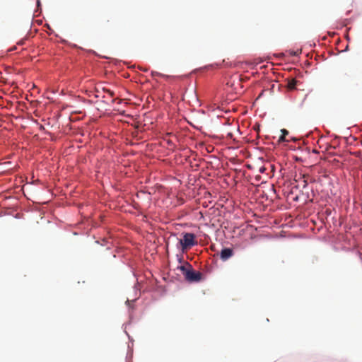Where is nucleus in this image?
<instances>
[{
	"instance_id": "1a4fd4ad",
	"label": "nucleus",
	"mask_w": 362,
	"mask_h": 362,
	"mask_svg": "<svg viewBox=\"0 0 362 362\" xmlns=\"http://www.w3.org/2000/svg\"><path fill=\"white\" fill-rule=\"evenodd\" d=\"M279 141H285L286 139H285V136L284 135H281L280 137H279Z\"/></svg>"
},
{
	"instance_id": "7ed1b4c3",
	"label": "nucleus",
	"mask_w": 362,
	"mask_h": 362,
	"mask_svg": "<svg viewBox=\"0 0 362 362\" xmlns=\"http://www.w3.org/2000/svg\"><path fill=\"white\" fill-rule=\"evenodd\" d=\"M234 255L233 250L231 248H223L220 252V258L223 261H226Z\"/></svg>"
},
{
	"instance_id": "0eeeda50",
	"label": "nucleus",
	"mask_w": 362,
	"mask_h": 362,
	"mask_svg": "<svg viewBox=\"0 0 362 362\" xmlns=\"http://www.w3.org/2000/svg\"><path fill=\"white\" fill-rule=\"evenodd\" d=\"M152 76H164V75L161 74L160 73H158L157 71H152L151 72Z\"/></svg>"
},
{
	"instance_id": "423d86ee",
	"label": "nucleus",
	"mask_w": 362,
	"mask_h": 362,
	"mask_svg": "<svg viewBox=\"0 0 362 362\" xmlns=\"http://www.w3.org/2000/svg\"><path fill=\"white\" fill-rule=\"evenodd\" d=\"M103 90L104 92L107 93V94H109V95H110V96H112V97L115 95V93H114V92H113V91H112V90H109V89L106 88H103Z\"/></svg>"
},
{
	"instance_id": "20e7f679",
	"label": "nucleus",
	"mask_w": 362,
	"mask_h": 362,
	"mask_svg": "<svg viewBox=\"0 0 362 362\" xmlns=\"http://www.w3.org/2000/svg\"><path fill=\"white\" fill-rule=\"evenodd\" d=\"M297 81L295 78H291L288 80L287 83V88L289 90H294L296 88V86L297 85Z\"/></svg>"
},
{
	"instance_id": "39448f33",
	"label": "nucleus",
	"mask_w": 362,
	"mask_h": 362,
	"mask_svg": "<svg viewBox=\"0 0 362 362\" xmlns=\"http://www.w3.org/2000/svg\"><path fill=\"white\" fill-rule=\"evenodd\" d=\"M305 178H306V176L305 175H303L302 176V177H300V179L302 180V187H303V188H305L307 186V180Z\"/></svg>"
},
{
	"instance_id": "9d476101",
	"label": "nucleus",
	"mask_w": 362,
	"mask_h": 362,
	"mask_svg": "<svg viewBox=\"0 0 362 362\" xmlns=\"http://www.w3.org/2000/svg\"><path fill=\"white\" fill-rule=\"evenodd\" d=\"M11 164V162H5L2 165H10Z\"/></svg>"
},
{
	"instance_id": "f257e3e1",
	"label": "nucleus",
	"mask_w": 362,
	"mask_h": 362,
	"mask_svg": "<svg viewBox=\"0 0 362 362\" xmlns=\"http://www.w3.org/2000/svg\"><path fill=\"white\" fill-rule=\"evenodd\" d=\"M189 282H198L202 279V273L192 269L191 264L186 263L178 267Z\"/></svg>"
},
{
	"instance_id": "9b49d317",
	"label": "nucleus",
	"mask_w": 362,
	"mask_h": 362,
	"mask_svg": "<svg viewBox=\"0 0 362 362\" xmlns=\"http://www.w3.org/2000/svg\"><path fill=\"white\" fill-rule=\"evenodd\" d=\"M37 5H40V0H37Z\"/></svg>"
},
{
	"instance_id": "6e6552de",
	"label": "nucleus",
	"mask_w": 362,
	"mask_h": 362,
	"mask_svg": "<svg viewBox=\"0 0 362 362\" xmlns=\"http://www.w3.org/2000/svg\"><path fill=\"white\" fill-rule=\"evenodd\" d=\"M281 135H284V136H286L288 134V132L286 129H281Z\"/></svg>"
},
{
	"instance_id": "f03ea898",
	"label": "nucleus",
	"mask_w": 362,
	"mask_h": 362,
	"mask_svg": "<svg viewBox=\"0 0 362 362\" xmlns=\"http://www.w3.org/2000/svg\"><path fill=\"white\" fill-rule=\"evenodd\" d=\"M179 243L181 245L182 250L184 252L197 245V242L194 233H185L183 234V238L180 239Z\"/></svg>"
}]
</instances>
